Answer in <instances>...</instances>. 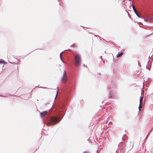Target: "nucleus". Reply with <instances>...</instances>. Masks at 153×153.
Listing matches in <instances>:
<instances>
[{
  "mask_svg": "<svg viewBox=\"0 0 153 153\" xmlns=\"http://www.w3.org/2000/svg\"><path fill=\"white\" fill-rule=\"evenodd\" d=\"M83 153H89L88 151H85V152H83Z\"/></svg>",
  "mask_w": 153,
  "mask_h": 153,
  "instance_id": "9b49d317",
  "label": "nucleus"
},
{
  "mask_svg": "<svg viewBox=\"0 0 153 153\" xmlns=\"http://www.w3.org/2000/svg\"><path fill=\"white\" fill-rule=\"evenodd\" d=\"M58 88L57 90V93H56V96L57 95V94H58Z\"/></svg>",
  "mask_w": 153,
  "mask_h": 153,
  "instance_id": "f8f14e48",
  "label": "nucleus"
},
{
  "mask_svg": "<svg viewBox=\"0 0 153 153\" xmlns=\"http://www.w3.org/2000/svg\"><path fill=\"white\" fill-rule=\"evenodd\" d=\"M62 52H61L60 53V58L62 60Z\"/></svg>",
  "mask_w": 153,
  "mask_h": 153,
  "instance_id": "1a4fd4ad",
  "label": "nucleus"
},
{
  "mask_svg": "<svg viewBox=\"0 0 153 153\" xmlns=\"http://www.w3.org/2000/svg\"><path fill=\"white\" fill-rule=\"evenodd\" d=\"M130 1H131V0H129Z\"/></svg>",
  "mask_w": 153,
  "mask_h": 153,
  "instance_id": "4468645a",
  "label": "nucleus"
},
{
  "mask_svg": "<svg viewBox=\"0 0 153 153\" xmlns=\"http://www.w3.org/2000/svg\"><path fill=\"white\" fill-rule=\"evenodd\" d=\"M74 63L75 66L76 67L79 66L81 62V56L79 54H75L74 57Z\"/></svg>",
  "mask_w": 153,
  "mask_h": 153,
  "instance_id": "f03ea898",
  "label": "nucleus"
},
{
  "mask_svg": "<svg viewBox=\"0 0 153 153\" xmlns=\"http://www.w3.org/2000/svg\"><path fill=\"white\" fill-rule=\"evenodd\" d=\"M143 98V95L141 94V96L140 100V103H142V101Z\"/></svg>",
  "mask_w": 153,
  "mask_h": 153,
  "instance_id": "423d86ee",
  "label": "nucleus"
},
{
  "mask_svg": "<svg viewBox=\"0 0 153 153\" xmlns=\"http://www.w3.org/2000/svg\"><path fill=\"white\" fill-rule=\"evenodd\" d=\"M4 62L3 61H2L1 60H0V64H3L4 63Z\"/></svg>",
  "mask_w": 153,
  "mask_h": 153,
  "instance_id": "9d476101",
  "label": "nucleus"
},
{
  "mask_svg": "<svg viewBox=\"0 0 153 153\" xmlns=\"http://www.w3.org/2000/svg\"><path fill=\"white\" fill-rule=\"evenodd\" d=\"M142 103H140V104H139V106L138 107V108H139V111H140V109L141 108H142Z\"/></svg>",
  "mask_w": 153,
  "mask_h": 153,
  "instance_id": "6e6552de",
  "label": "nucleus"
},
{
  "mask_svg": "<svg viewBox=\"0 0 153 153\" xmlns=\"http://www.w3.org/2000/svg\"><path fill=\"white\" fill-rule=\"evenodd\" d=\"M59 121L58 118L53 117H51L49 121L47 123L46 125L48 126H53L58 123Z\"/></svg>",
  "mask_w": 153,
  "mask_h": 153,
  "instance_id": "f257e3e1",
  "label": "nucleus"
},
{
  "mask_svg": "<svg viewBox=\"0 0 153 153\" xmlns=\"http://www.w3.org/2000/svg\"><path fill=\"white\" fill-rule=\"evenodd\" d=\"M132 7H133V9L134 12L136 14V15H137V16L138 17H140L138 15V14L137 12V11L136 10V9H135L134 6V5L133 4H132Z\"/></svg>",
  "mask_w": 153,
  "mask_h": 153,
  "instance_id": "20e7f679",
  "label": "nucleus"
},
{
  "mask_svg": "<svg viewBox=\"0 0 153 153\" xmlns=\"http://www.w3.org/2000/svg\"><path fill=\"white\" fill-rule=\"evenodd\" d=\"M123 54V52H121L120 53H118V54L117 55V57H120V56H122Z\"/></svg>",
  "mask_w": 153,
  "mask_h": 153,
  "instance_id": "0eeeda50",
  "label": "nucleus"
},
{
  "mask_svg": "<svg viewBox=\"0 0 153 153\" xmlns=\"http://www.w3.org/2000/svg\"><path fill=\"white\" fill-rule=\"evenodd\" d=\"M67 80V74L66 72L64 71L63 73V76L61 79V82L63 83H65L66 82Z\"/></svg>",
  "mask_w": 153,
  "mask_h": 153,
  "instance_id": "7ed1b4c3",
  "label": "nucleus"
},
{
  "mask_svg": "<svg viewBox=\"0 0 153 153\" xmlns=\"http://www.w3.org/2000/svg\"><path fill=\"white\" fill-rule=\"evenodd\" d=\"M47 114L46 111H44L40 113V116L41 117H43Z\"/></svg>",
  "mask_w": 153,
  "mask_h": 153,
  "instance_id": "39448f33",
  "label": "nucleus"
},
{
  "mask_svg": "<svg viewBox=\"0 0 153 153\" xmlns=\"http://www.w3.org/2000/svg\"><path fill=\"white\" fill-rule=\"evenodd\" d=\"M83 66H85V65H83Z\"/></svg>",
  "mask_w": 153,
  "mask_h": 153,
  "instance_id": "ddd939ff",
  "label": "nucleus"
}]
</instances>
